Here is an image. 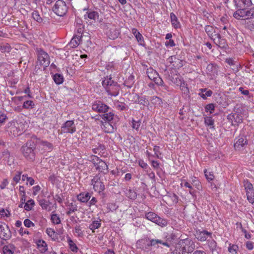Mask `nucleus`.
Returning a JSON list of instances; mask_svg holds the SVG:
<instances>
[{"label":"nucleus","instance_id":"nucleus-54","mask_svg":"<svg viewBox=\"0 0 254 254\" xmlns=\"http://www.w3.org/2000/svg\"><path fill=\"white\" fill-rule=\"evenodd\" d=\"M233 117L235 122L237 123H241L242 122V118L238 114L235 113L233 115Z\"/></svg>","mask_w":254,"mask_h":254},{"label":"nucleus","instance_id":"nucleus-57","mask_svg":"<svg viewBox=\"0 0 254 254\" xmlns=\"http://www.w3.org/2000/svg\"><path fill=\"white\" fill-rule=\"evenodd\" d=\"M56 178H57L56 176L54 173H51L49 174V180L52 184L55 183V182L56 180Z\"/></svg>","mask_w":254,"mask_h":254},{"label":"nucleus","instance_id":"nucleus-27","mask_svg":"<svg viewBox=\"0 0 254 254\" xmlns=\"http://www.w3.org/2000/svg\"><path fill=\"white\" fill-rule=\"evenodd\" d=\"M131 32L135 36L137 42L140 43V44H142V43L143 42V38L142 35L135 28H132L131 29Z\"/></svg>","mask_w":254,"mask_h":254},{"label":"nucleus","instance_id":"nucleus-59","mask_svg":"<svg viewBox=\"0 0 254 254\" xmlns=\"http://www.w3.org/2000/svg\"><path fill=\"white\" fill-rule=\"evenodd\" d=\"M75 232L78 234L79 236H83V231L79 226H76L75 227Z\"/></svg>","mask_w":254,"mask_h":254},{"label":"nucleus","instance_id":"nucleus-4","mask_svg":"<svg viewBox=\"0 0 254 254\" xmlns=\"http://www.w3.org/2000/svg\"><path fill=\"white\" fill-rule=\"evenodd\" d=\"M243 186L246 192L248 201L252 203L254 202V190L253 185L247 180L243 182Z\"/></svg>","mask_w":254,"mask_h":254},{"label":"nucleus","instance_id":"nucleus-26","mask_svg":"<svg viewBox=\"0 0 254 254\" xmlns=\"http://www.w3.org/2000/svg\"><path fill=\"white\" fill-rule=\"evenodd\" d=\"M171 81L174 83L179 86L184 81L182 77L179 75H174L171 76L170 78Z\"/></svg>","mask_w":254,"mask_h":254},{"label":"nucleus","instance_id":"nucleus-13","mask_svg":"<svg viewBox=\"0 0 254 254\" xmlns=\"http://www.w3.org/2000/svg\"><path fill=\"white\" fill-rule=\"evenodd\" d=\"M10 237L11 233L8 226L0 225V238L6 240L9 239Z\"/></svg>","mask_w":254,"mask_h":254},{"label":"nucleus","instance_id":"nucleus-7","mask_svg":"<svg viewBox=\"0 0 254 254\" xmlns=\"http://www.w3.org/2000/svg\"><path fill=\"white\" fill-rule=\"evenodd\" d=\"M179 245L182 246L184 250L188 253L192 252L195 247L194 243L188 238L180 240Z\"/></svg>","mask_w":254,"mask_h":254},{"label":"nucleus","instance_id":"nucleus-60","mask_svg":"<svg viewBox=\"0 0 254 254\" xmlns=\"http://www.w3.org/2000/svg\"><path fill=\"white\" fill-rule=\"evenodd\" d=\"M160 147L158 146H155L153 148V150L155 152V155L158 158L159 157V156L161 155V153L159 151Z\"/></svg>","mask_w":254,"mask_h":254},{"label":"nucleus","instance_id":"nucleus-64","mask_svg":"<svg viewBox=\"0 0 254 254\" xmlns=\"http://www.w3.org/2000/svg\"><path fill=\"white\" fill-rule=\"evenodd\" d=\"M246 248L249 250H253L254 248V243L251 241H248L246 243Z\"/></svg>","mask_w":254,"mask_h":254},{"label":"nucleus","instance_id":"nucleus-43","mask_svg":"<svg viewBox=\"0 0 254 254\" xmlns=\"http://www.w3.org/2000/svg\"><path fill=\"white\" fill-rule=\"evenodd\" d=\"M32 18L38 22H41L42 21V18L40 16L39 12L37 11H34L32 13Z\"/></svg>","mask_w":254,"mask_h":254},{"label":"nucleus","instance_id":"nucleus-30","mask_svg":"<svg viewBox=\"0 0 254 254\" xmlns=\"http://www.w3.org/2000/svg\"><path fill=\"white\" fill-rule=\"evenodd\" d=\"M153 80L157 85L163 87L166 90L168 89V87L164 84L162 79L159 77V75H157Z\"/></svg>","mask_w":254,"mask_h":254},{"label":"nucleus","instance_id":"nucleus-19","mask_svg":"<svg viewBox=\"0 0 254 254\" xmlns=\"http://www.w3.org/2000/svg\"><path fill=\"white\" fill-rule=\"evenodd\" d=\"M235 2L238 8L247 7L252 4L251 0H235Z\"/></svg>","mask_w":254,"mask_h":254},{"label":"nucleus","instance_id":"nucleus-9","mask_svg":"<svg viewBox=\"0 0 254 254\" xmlns=\"http://www.w3.org/2000/svg\"><path fill=\"white\" fill-rule=\"evenodd\" d=\"M61 130L64 133H72L76 130V127L73 121H66L61 127Z\"/></svg>","mask_w":254,"mask_h":254},{"label":"nucleus","instance_id":"nucleus-20","mask_svg":"<svg viewBox=\"0 0 254 254\" xmlns=\"http://www.w3.org/2000/svg\"><path fill=\"white\" fill-rule=\"evenodd\" d=\"M247 9L245 8H239V9L234 13V17L238 19L246 18V14Z\"/></svg>","mask_w":254,"mask_h":254},{"label":"nucleus","instance_id":"nucleus-23","mask_svg":"<svg viewBox=\"0 0 254 254\" xmlns=\"http://www.w3.org/2000/svg\"><path fill=\"white\" fill-rule=\"evenodd\" d=\"M15 250V246L13 244H9L3 247V252L4 254H13Z\"/></svg>","mask_w":254,"mask_h":254},{"label":"nucleus","instance_id":"nucleus-50","mask_svg":"<svg viewBox=\"0 0 254 254\" xmlns=\"http://www.w3.org/2000/svg\"><path fill=\"white\" fill-rule=\"evenodd\" d=\"M46 233L50 237L52 238V239H54L56 236L55 231L53 229L51 228H48L46 229Z\"/></svg>","mask_w":254,"mask_h":254},{"label":"nucleus","instance_id":"nucleus-33","mask_svg":"<svg viewBox=\"0 0 254 254\" xmlns=\"http://www.w3.org/2000/svg\"><path fill=\"white\" fill-rule=\"evenodd\" d=\"M101 219L99 220H94L93 221L92 223L89 225V228L92 232H94V230L96 229H98L101 227Z\"/></svg>","mask_w":254,"mask_h":254},{"label":"nucleus","instance_id":"nucleus-51","mask_svg":"<svg viewBox=\"0 0 254 254\" xmlns=\"http://www.w3.org/2000/svg\"><path fill=\"white\" fill-rule=\"evenodd\" d=\"M179 85L180 86L181 90L184 92V94H188L189 93V89L184 81Z\"/></svg>","mask_w":254,"mask_h":254},{"label":"nucleus","instance_id":"nucleus-2","mask_svg":"<svg viewBox=\"0 0 254 254\" xmlns=\"http://www.w3.org/2000/svg\"><path fill=\"white\" fill-rule=\"evenodd\" d=\"M38 62L45 68L50 64V58L48 54L41 48H37Z\"/></svg>","mask_w":254,"mask_h":254},{"label":"nucleus","instance_id":"nucleus-37","mask_svg":"<svg viewBox=\"0 0 254 254\" xmlns=\"http://www.w3.org/2000/svg\"><path fill=\"white\" fill-rule=\"evenodd\" d=\"M11 47L8 43H1L0 44V51L2 52H9Z\"/></svg>","mask_w":254,"mask_h":254},{"label":"nucleus","instance_id":"nucleus-22","mask_svg":"<svg viewBox=\"0 0 254 254\" xmlns=\"http://www.w3.org/2000/svg\"><path fill=\"white\" fill-rule=\"evenodd\" d=\"M91 197V195L89 192H82L77 196V200L81 202L86 203Z\"/></svg>","mask_w":254,"mask_h":254},{"label":"nucleus","instance_id":"nucleus-5","mask_svg":"<svg viewBox=\"0 0 254 254\" xmlns=\"http://www.w3.org/2000/svg\"><path fill=\"white\" fill-rule=\"evenodd\" d=\"M145 218L160 226L163 227L167 225V222L165 220L162 219L153 212H149L146 213Z\"/></svg>","mask_w":254,"mask_h":254},{"label":"nucleus","instance_id":"nucleus-16","mask_svg":"<svg viewBox=\"0 0 254 254\" xmlns=\"http://www.w3.org/2000/svg\"><path fill=\"white\" fill-rule=\"evenodd\" d=\"M95 159L97 161L96 169L101 172H108V165L106 163L100 160L97 157H95Z\"/></svg>","mask_w":254,"mask_h":254},{"label":"nucleus","instance_id":"nucleus-49","mask_svg":"<svg viewBox=\"0 0 254 254\" xmlns=\"http://www.w3.org/2000/svg\"><path fill=\"white\" fill-rule=\"evenodd\" d=\"M204 173L206 179L209 181H212L214 179V176L211 172H208L207 170H204Z\"/></svg>","mask_w":254,"mask_h":254},{"label":"nucleus","instance_id":"nucleus-24","mask_svg":"<svg viewBox=\"0 0 254 254\" xmlns=\"http://www.w3.org/2000/svg\"><path fill=\"white\" fill-rule=\"evenodd\" d=\"M211 233L206 231L199 232L197 233V239L200 241H205L208 237L211 236Z\"/></svg>","mask_w":254,"mask_h":254},{"label":"nucleus","instance_id":"nucleus-8","mask_svg":"<svg viewBox=\"0 0 254 254\" xmlns=\"http://www.w3.org/2000/svg\"><path fill=\"white\" fill-rule=\"evenodd\" d=\"M10 131L15 135L20 134L25 129V125L22 122H13L9 127Z\"/></svg>","mask_w":254,"mask_h":254},{"label":"nucleus","instance_id":"nucleus-12","mask_svg":"<svg viewBox=\"0 0 254 254\" xmlns=\"http://www.w3.org/2000/svg\"><path fill=\"white\" fill-rule=\"evenodd\" d=\"M214 43L218 46L219 48L222 49L227 48L228 45L226 42V40L222 38L221 35L219 34H216L214 35L213 38Z\"/></svg>","mask_w":254,"mask_h":254},{"label":"nucleus","instance_id":"nucleus-52","mask_svg":"<svg viewBox=\"0 0 254 254\" xmlns=\"http://www.w3.org/2000/svg\"><path fill=\"white\" fill-rule=\"evenodd\" d=\"M181 187H185L186 188H188L190 189V193H191V190L192 189V187L191 186V184L190 183L186 181L185 180L183 181L181 184Z\"/></svg>","mask_w":254,"mask_h":254},{"label":"nucleus","instance_id":"nucleus-1","mask_svg":"<svg viewBox=\"0 0 254 254\" xmlns=\"http://www.w3.org/2000/svg\"><path fill=\"white\" fill-rule=\"evenodd\" d=\"M36 148V144L34 141H28L21 148V152L23 156L28 160H33L35 158V153L34 150Z\"/></svg>","mask_w":254,"mask_h":254},{"label":"nucleus","instance_id":"nucleus-48","mask_svg":"<svg viewBox=\"0 0 254 254\" xmlns=\"http://www.w3.org/2000/svg\"><path fill=\"white\" fill-rule=\"evenodd\" d=\"M151 103L155 105H158L162 103V100L159 97L154 96L152 98Z\"/></svg>","mask_w":254,"mask_h":254},{"label":"nucleus","instance_id":"nucleus-53","mask_svg":"<svg viewBox=\"0 0 254 254\" xmlns=\"http://www.w3.org/2000/svg\"><path fill=\"white\" fill-rule=\"evenodd\" d=\"M140 126V122L139 121H136L134 120H132V127L133 128L135 129L136 130H138Z\"/></svg>","mask_w":254,"mask_h":254},{"label":"nucleus","instance_id":"nucleus-47","mask_svg":"<svg viewBox=\"0 0 254 254\" xmlns=\"http://www.w3.org/2000/svg\"><path fill=\"white\" fill-rule=\"evenodd\" d=\"M206 112H209L210 114L213 113L215 109V105L214 104H209L207 105L205 108Z\"/></svg>","mask_w":254,"mask_h":254},{"label":"nucleus","instance_id":"nucleus-18","mask_svg":"<svg viewBox=\"0 0 254 254\" xmlns=\"http://www.w3.org/2000/svg\"><path fill=\"white\" fill-rule=\"evenodd\" d=\"M79 34H75L70 40L69 46L70 48H76L81 42V38L79 36Z\"/></svg>","mask_w":254,"mask_h":254},{"label":"nucleus","instance_id":"nucleus-28","mask_svg":"<svg viewBox=\"0 0 254 254\" xmlns=\"http://www.w3.org/2000/svg\"><path fill=\"white\" fill-rule=\"evenodd\" d=\"M2 157L3 159L7 161L8 165H10L11 163L13 162L12 157L10 155V153L7 150H4L2 153Z\"/></svg>","mask_w":254,"mask_h":254},{"label":"nucleus","instance_id":"nucleus-62","mask_svg":"<svg viewBox=\"0 0 254 254\" xmlns=\"http://www.w3.org/2000/svg\"><path fill=\"white\" fill-rule=\"evenodd\" d=\"M165 45L167 47H173L175 46V44L173 40H169L165 42Z\"/></svg>","mask_w":254,"mask_h":254},{"label":"nucleus","instance_id":"nucleus-17","mask_svg":"<svg viewBox=\"0 0 254 254\" xmlns=\"http://www.w3.org/2000/svg\"><path fill=\"white\" fill-rule=\"evenodd\" d=\"M119 30L115 26H112L107 31V34L111 39H115L119 35Z\"/></svg>","mask_w":254,"mask_h":254},{"label":"nucleus","instance_id":"nucleus-46","mask_svg":"<svg viewBox=\"0 0 254 254\" xmlns=\"http://www.w3.org/2000/svg\"><path fill=\"white\" fill-rule=\"evenodd\" d=\"M246 19L251 18L252 17H254V7L250 9H248L246 11Z\"/></svg>","mask_w":254,"mask_h":254},{"label":"nucleus","instance_id":"nucleus-45","mask_svg":"<svg viewBox=\"0 0 254 254\" xmlns=\"http://www.w3.org/2000/svg\"><path fill=\"white\" fill-rule=\"evenodd\" d=\"M238 249L239 247L237 245L230 244L228 248V251L231 253L237 254Z\"/></svg>","mask_w":254,"mask_h":254},{"label":"nucleus","instance_id":"nucleus-63","mask_svg":"<svg viewBox=\"0 0 254 254\" xmlns=\"http://www.w3.org/2000/svg\"><path fill=\"white\" fill-rule=\"evenodd\" d=\"M6 118V116L5 114L0 112V123L4 122Z\"/></svg>","mask_w":254,"mask_h":254},{"label":"nucleus","instance_id":"nucleus-56","mask_svg":"<svg viewBox=\"0 0 254 254\" xmlns=\"http://www.w3.org/2000/svg\"><path fill=\"white\" fill-rule=\"evenodd\" d=\"M213 30V27L210 25H206L205 27V32L209 36L212 35Z\"/></svg>","mask_w":254,"mask_h":254},{"label":"nucleus","instance_id":"nucleus-25","mask_svg":"<svg viewBox=\"0 0 254 254\" xmlns=\"http://www.w3.org/2000/svg\"><path fill=\"white\" fill-rule=\"evenodd\" d=\"M84 16L85 19L88 17L89 19L93 20H96L99 17L98 13L97 12L91 10H88Z\"/></svg>","mask_w":254,"mask_h":254},{"label":"nucleus","instance_id":"nucleus-38","mask_svg":"<svg viewBox=\"0 0 254 254\" xmlns=\"http://www.w3.org/2000/svg\"><path fill=\"white\" fill-rule=\"evenodd\" d=\"M53 79L57 84H60L63 82L64 78L61 74L56 73L54 75Z\"/></svg>","mask_w":254,"mask_h":254},{"label":"nucleus","instance_id":"nucleus-11","mask_svg":"<svg viewBox=\"0 0 254 254\" xmlns=\"http://www.w3.org/2000/svg\"><path fill=\"white\" fill-rule=\"evenodd\" d=\"M248 140L245 136H239L234 143V147L236 150H241L246 147Z\"/></svg>","mask_w":254,"mask_h":254},{"label":"nucleus","instance_id":"nucleus-42","mask_svg":"<svg viewBox=\"0 0 254 254\" xmlns=\"http://www.w3.org/2000/svg\"><path fill=\"white\" fill-rule=\"evenodd\" d=\"M51 219L52 222L55 224H59L61 223L60 217L57 214L53 213Z\"/></svg>","mask_w":254,"mask_h":254},{"label":"nucleus","instance_id":"nucleus-39","mask_svg":"<svg viewBox=\"0 0 254 254\" xmlns=\"http://www.w3.org/2000/svg\"><path fill=\"white\" fill-rule=\"evenodd\" d=\"M35 104L31 100H27L23 103V108L26 109H33Z\"/></svg>","mask_w":254,"mask_h":254},{"label":"nucleus","instance_id":"nucleus-32","mask_svg":"<svg viewBox=\"0 0 254 254\" xmlns=\"http://www.w3.org/2000/svg\"><path fill=\"white\" fill-rule=\"evenodd\" d=\"M146 73L148 78L153 80L157 75H158V73L152 68H148L146 71Z\"/></svg>","mask_w":254,"mask_h":254},{"label":"nucleus","instance_id":"nucleus-3","mask_svg":"<svg viewBox=\"0 0 254 254\" xmlns=\"http://www.w3.org/2000/svg\"><path fill=\"white\" fill-rule=\"evenodd\" d=\"M53 11L59 16H64L67 11L65 2L63 0H57L53 7Z\"/></svg>","mask_w":254,"mask_h":254},{"label":"nucleus","instance_id":"nucleus-55","mask_svg":"<svg viewBox=\"0 0 254 254\" xmlns=\"http://www.w3.org/2000/svg\"><path fill=\"white\" fill-rule=\"evenodd\" d=\"M69 245L71 251L73 252H77L78 248L76 245L71 240L69 242Z\"/></svg>","mask_w":254,"mask_h":254},{"label":"nucleus","instance_id":"nucleus-34","mask_svg":"<svg viewBox=\"0 0 254 254\" xmlns=\"http://www.w3.org/2000/svg\"><path fill=\"white\" fill-rule=\"evenodd\" d=\"M21 172L17 171L12 178V185L15 186L17 184L21 179Z\"/></svg>","mask_w":254,"mask_h":254},{"label":"nucleus","instance_id":"nucleus-58","mask_svg":"<svg viewBox=\"0 0 254 254\" xmlns=\"http://www.w3.org/2000/svg\"><path fill=\"white\" fill-rule=\"evenodd\" d=\"M24 224L26 227L28 228L34 226V224L28 219H26L24 220Z\"/></svg>","mask_w":254,"mask_h":254},{"label":"nucleus","instance_id":"nucleus-6","mask_svg":"<svg viewBox=\"0 0 254 254\" xmlns=\"http://www.w3.org/2000/svg\"><path fill=\"white\" fill-rule=\"evenodd\" d=\"M91 185L93 186L94 190L98 192H101L105 190V185L99 175L93 178L91 180Z\"/></svg>","mask_w":254,"mask_h":254},{"label":"nucleus","instance_id":"nucleus-31","mask_svg":"<svg viewBox=\"0 0 254 254\" xmlns=\"http://www.w3.org/2000/svg\"><path fill=\"white\" fill-rule=\"evenodd\" d=\"M38 248L42 252H45L47 250V246L46 242L42 240H39L37 242Z\"/></svg>","mask_w":254,"mask_h":254},{"label":"nucleus","instance_id":"nucleus-15","mask_svg":"<svg viewBox=\"0 0 254 254\" xmlns=\"http://www.w3.org/2000/svg\"><path fill=\"white\" fill-rule=\"evenodd\" d=\"M114 122H102L101 128L107 133H112L114 130Z\"/></svg>","mask_w":254,"mask_h":254},{"label":"nucleus","instance_id":"nucleus-29","mask_svg":"<svg viewBox=\"0 0 254 254\" xmlns=\"http://www.w3.org/2000/svg\"><path fill=\"white\" fill-rule=\"evenodd\" d=\"M102 118L104 122H114L115 115L112 113L110 112L109 113L103 114Z\"/></svg>","mask_w":254,"mask_h":254},{"label":"nucleus","instance_id":"nucleus-21","mask_svg":"<svg viewBox=\"0 0 254 254\" xmlns=\"http://www.w3.org/2000/svg\"><path fill=\"white\" fill-rule=\"evenodd\" d=\"M170 19L171 24L174 28L178 29L181 27V23L176 15L173 12L170 13Z\"/></svg>","mask_w":254,"mask_h":254},{"label":"nucleus","instance_id":"nucleus-10","mask_svg":"<svg viewBox=\"0 0 254 254\" xmlns=\"http://www.w3.org/2000/svg\"><path fill=\"white\" fill-rule=\"evenodd\" d=\"M92 109L99 113H106L109 109V107L101 101L95 102L92 106Z\"/></svg>","mask_w":254,"mask_h":254},{"label":"nucleus","instance_id":"nucleus-44","mask_svg":"<svg viewBox=\"0 0 254 254\" xmlns=\"http://www.w3.org/2000/svg\"><path fill=\"white\" fill-rule=\"evenodd\" d=\"M39 204L42 207V208L43 209H47L48 207L49 204V201L43 199H41L39 201Z\"/></svg>","mask_w":254,"mask_h":254},{"label":"nucleus","instance_id":"nucleus-40","mask_svg":"<svg viewBox=\"0 0 254 254\" xmlns=\"http://www.w3.org/2000/svg\"><path fill=\"white\" fill-rule=\"evenodd\" d=\"M204 123L206 125L210 126L212 128L214 127V121L211 117H204Z\"/></svg>","mask_w":254,"mask_h":254},{"label":"nucleus","instance_id":"nucleus-36","mask_svg":"<svg viewBox=\"0 0 254 254\" xmlns=\"http://www.w3.org/2000/svg\"><path fill=\"white\" fill-rule=\"evenodd\" d=\"M115 83L116 82L112 80L111 78L107 77L102 81V85L106 89L108 86H110V85H112Z\"/></svg>","mask_w":254,"mask_h":254},{"label":"nucleus","instance_id":"nucleus-14","mask_svg":"<svg viewBox=\"0 0 254 254\" xmlns=\"http://www.w3.org/2000/svg\"><path fill=\"white\" fill-rule=\"evenodd\" d=\"M106 90L108 94L111 96H116L119 94L120 87L117 83L116 82L112 85H110V86H108Z\"/></svg>","mask_w":254,"mask_h":254},{"label":"nucleus","instance_id":"nucleus-35","mask_svg":"<svg viewBox=\"0 0 254 254\" xmlns=\"http://www.w3.org/2000/svg\"><path fill=\"white\" fill-rule=\"evenodd\" d=\"M186 253V252L184 250L183 246L179 245V242L173 252L174 254H185Z\"/></svg>","mask_w":254,"mask_h":254},{"label":"nucleus","instance_id":"nucleus-41","mask_svg":"<svg viewBox=\"0 0 254 254\" xmlns=\"http://www.w3.org/2000/svg\"><path fill=\"white\" fill-rule=\"evenodd\" d=\"M34 205V201L32 199H30L27 201L24 206V208L26 210H30Z\"/></svg>","mask_w":254,"mask_h":254},{"label":"nucleus","instance_id":"nucleus-61","mask_svg":"<svg viewBox=\"0 0 254 254\" xmlns=\"http://www.w3.org/2000/svg\"><path fill=\"white\" fill-rule=\"evenodd\" d=\"M77 210V206L72 205L71 207L69 208V210L67 212V215H69L70 213L75 212Z\"/></svg>","mask_w":254,"mask_h":254}]
</instances>
